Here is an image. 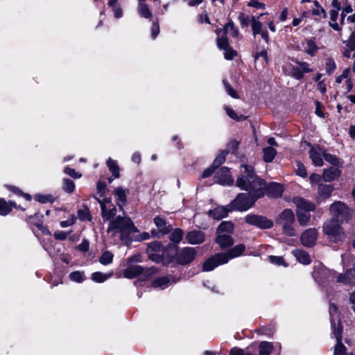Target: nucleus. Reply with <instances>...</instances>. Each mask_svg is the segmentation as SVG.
Returning a JSON list of instances; mask_svg holds the SVG:
<instances>
[{
	"label": "nucleus",
	"mask_w": 355,
	"mask_h": 355,
	"mask_svg": "<svg viewBox=\"0 0 355 355\" xmlns=\"http://www.w3.org/2000/svg\"><path fill=\"white\" fill-rule=\"evenodd\" d=\"M236 185L241 190L248 191L250 195H256L257 197H263L266 189V182L256 175L254 168L248 164L241 166Z\"/></svg>",
	"instance_id": "1"
},
{
	"label": "nucleus",
	"mask_w": 355,
	"mask_h": 355,
	"mask_svg": "<svg viewBox=\"0 0 355 355\" xmlns=\"http://www.w3.org/2000/svg\"><path fill=\"white\" fill-rule=\"evenodd\" d=\"M107 233L112 236L120 234L123 240L132 232H136L135 227L129 218L118 216L115 220H111L107 227Z\"/></svg>",
	"instance_id": "2"
},
{
	"label": "nucleus",
	"mask_w": 355,
	"mask_h": 355,
	"mask_svg": "<svg viewBox=\"0 0 355 355\" xmlns=\"http://www.w3.org/2000/svg\"><path fill=\"white\" fill-rule=\"evenodd\" d=\"M293 202L297 207V216L299 223L303 226L307 225L311 216L309 212L313 211L315 209V205L301 198H294Z\"/></svg>",
	"instance_id": "3"
},
{
	"label": "nucleus",
	"mask_w": 355,
	"mask_h": 355,
	"mask_svg": "<svg viewBox=\"0 0 355 355\" xmlns=\"http://www.w3.org/2000/svg\"><path fill=\"white\" fill-rule=\"evenodd\" d=\"M261 197H257L256 195H250L247 193H240L231 202L230 207L232 210L246 211L250 208L255 201Z\"/></svg>",
	"instance_id": "4"
},
{
	"label": "nucleus",
	"mask_w": 355,
	"mask_h": 355,
	"mask_svg": "<svg viewBox=\"0 0 355 355\" xmlns=\"http://www.w3.org/2000/svg\"><path fill=\"white\" fill-rule=\"evenodd\" d=\"M294 221V214L292 210L288 209L284 210L276 219V223L282 227L284 232L290 236L295 234L293 227Z\"/></svg>",
	"instance_id": "5"
},
{
	"label": "nucleus",
	"mask_w": 355,
	"mask_h": 355,
	"mask_svg": "<svg viewBox=\"0 0 355 355\" xmlns=\"http://www.w3.org/2000/svg\"><path fill=\"white\" fill-rule=\"evenodd\" d=\"M340 223L341 222L333 218L324 223L323 225L324 232L331 236L334 242L341 241L345 238V234L341 229Z\"/></svg>",
	"instance_id": "6"
},
{
	"label": "nucleus",
	"mask_w": 355,
	"mask_h": 355,
	"mask_svg": "<svg viewBox=\"0 0 355 355\" xmlns=\"http://www.w3.org/2000/svg\"><path fill=\"white\" fill-rule=\"evenodd\" d=\"M155 272L153 268H143L138 265H130L123 272L124 277L128 279H132L138 275H141L144 278H148Z\"/></svg>",
	"instance_id": "7"
},
{
	"label": "nucleus",
	"mask_w": 355,
	"mask_h": 355,
	"mask_svg": "<svg viewBox=\"0 0 355 355\" xmlns=\"http://www.w3.org/2000/svg\"><path fill=\"white\" fill-rule=\"evenodd\" d=\"M329 211L334 219L340 222L346 220L349 214V209L346 205L340 201L331 204Z\"/></svg>",
	"instance_id": "8"
},
{
	"label": "nucleus",
	"mask_w": 355,
	"mask_h": 355,
	"mask_svg": "<svg viewBox=\"0 0 355 355\" xmlns=\"http://www.w3.org/2000/svg\"><path fill=\"white\" fill-rule=\"evenodd\" d=\"M98 203L100 204L101 209V216L104 220H115L116 209L112 204V202L110 199L105 198L103 200H98Z\"/></svg>",
	"instance_id": "9"
},
{
	"label": "nucleus",
	"mask_w": 355,
	"mask_h": 355,
	"mask_svg": "<svg viewBox=\"0 0 355 355\" xmlns=\"http://www.w3.org/2000/svg\"><path fill=\"white\" fill-rule=\"evenodd\" d=\"M247 223L256 225L259 228L268 229L272 227L273 223L266 217L257 215H248L245 218Z\"/></svg>",
	"instance_id": "10"
},
{
	"label": "nucleus",
	"mask_w": 355,
	"mask_h": 355,
	"mask_svg": "<svg viewBox=\"0 0 355 355\" xmlns=\"http://www.w3.org/2000/svg\"><path fill=\"white\" fill-rule=\"evenodd\" d=\"M227 257L222 253H218L208 259L203 264V271L209 272L213 270L217 266L226 263Z\"/></svg>",
	"instance_id": "11"
},
{
	"label": "nucleus",
	"mask_w": 355,
	"mask_h": 355,
	"mask_svg": "<svg viewBox=\"0 0 355 355\" xmlns=\"http://www.w3.org/2000/svg\"><path fill=\"white\" fill-rule=\"evenodd\" d=\"M215 180L217 183L223 185H230L234 182L229 168L227 167H222L217 171L215 175Z\"/></svg>",
	"instance_id": "12"
},
{
	"label": "nucleus",
	"mask_w": 355,
	"mask_h": 355,
	"mask_svg": "<svg viewBox=\"0 0 355 355\" xmlns=\"http://www.w3.org/2000/svg\"><path fill=\"white\" fill-rule=\"evenodd\" d=\"M324 150L318 146H312L309 150V157L312 163L315 166H322L323 165Z\"/></svg>",
	"instance_id": "13"
},
{
	"label": "nucleus",
	"mask_w": 355,
	"mask_h": 355,
	"mask_svg": "<svg viewBox=\"0 0 355 355\" xmlns=\"http://www.w3.org/2000/svg\"><path fill=\"white\" fill-rule=\"evenodd\" d=\"M336 281L345 284H355V263H353L352 267L347 269L345 272L340 273L336 277Z\"/></svg>",
	"instance_id": "14"
},
{
	"label": "nucleus",
	"mask_w": 355,
	"mask_h": 355,
	"mask_svg": "<svg viewBox=\"0 0 355 355\" xmlns=\"http://www.w3.org/2000/svg\"><path fill=\"white\" fill-rule=\"evenodd\" d=\"M217 45L218 48L223 49L224 57L227 60H232L236 55V51L229 47L227 37H217Z\"/></svg>",
	"instance_id": "15"
},
{
	"label": "nucleus",
	"mask_w": 355,
	"mask_h": 355,
	"mask_svg": "<svg viewBox=\"0 0 355 355\" xmlns=\"http://www.w3.org/2000/svg\"><path fill=\"white\" fill-rule=\"evenodd\" d=\"M196 256V252L193 248H185L178 254V261L182 264H186L193 261Z\"/></svg>",
	"instance_id": "16"
},
{
	"label": "nucleus",
	"mask_w": 355,
	"mask_h": 355,
	"mask_svg": "<svg viewBox=\"0 0 355 355\" xmlns=\"http://www.w3.org/2000/svg\"><path fill=\"white\" fill-rule=\"evenodd\" d=\"M318 234L315 229L306 230L301 236L302 243L304 246L310 247L315 244Z\"/></svg>",
	"instance_id": "17"
},
{
	"label": "nucleus",
	"mask_w": 355,
	"mask_h": 355,
	"mask_svg": "<svg viewBox=\"0 0 355 355\" xmlns=\"http://www.w3.org/2000/svg\"><path fill=\"white\" fill-rule=\"evenodd\" d=\"M329 314L332 331L337 330L338 328L342 329L340 326V316L338 313V308L334 304H331L329 306Z\"/></svg>",
	"instance_id": "18"
},
{
	"label": "nucleus",
	"mask_w": 355,
	"mask_h": 355,
	"mask_svg": "<svg viewBox=\"0 0 355 355\" xmlns=\"http://www.w3.org/2000/svg\"><path fill=\"white\" fill-rule=\"evenodd\" d=\"M216 33L217 35V37H226V35L229 33L230 35L236 37L239 35V31L234 26L233 22H228L224 27L223 30H216Z\"/></svg>",
	"instance_id": "19"
},
{
	"label": "nucleus",
	"mask_w": 355,
	"mask_h": 355,
	"mask_svg": "<svg viewBox=\"0 0 355 355\" xmlns=\"http://www.w3.org/2000/svg\"><path fill=\"white\" fill-rule=\"evenodd\" d=\"M340 170L337 167H330L323 170L322 178L324 182H332L340 177Z\"/></svg>",
	"instance_id": "20"
},
{
	"label": "nucleus",
	"mask_w": 355,
	"mask_h": 355,
	"mask_svg": "<svg viewBox=\"0 0 355 355\" xmlns=\"http://www.w3.org/2000/svg\"><path fill=\"white\" fill-rule=\"evenodd\" d=\"M332 333L336 339L337 344L335 346L334 355H345V347L342 344V329L332 331Z\"/></svg>",
	"instance_id": "21"
},
{
	"label": "nucleus",
	"mask_w": 355,
	"mask_h": 355,
	"mask_svg": "<svg viewBox=\"0 0 355 355\" xmlns=\"http://www.w3.org/2000/svg\"><path fill=\"white\" fill-rule=\"evenodd\" d=\"M186 239L190 244L196 245L204 241L205 235L202 231L193 230L187 234Z\"/></svg>",
	"instance_id": "22"
},
{
	"label": "nucleus",
	"mask_w": 355,
	"mask_h": 355,
	"mask_svg": "<svg viewBox=\"0 0 355 355\" xmlns=\"http://www.w3.org/2000/svg\"><path fill=\"white\" fill-rule=\"evenodd\" d=\"M176 281L177 280L171 276L163 277L155 279L153 281V285L155 288L164 289L172 284L175 283Z\"/></svg>",
	"instance_id": "23"
},
{
	"label": "nucleus",
	"mask_w": 355,
	"mask_h": 355,
	"mask_svg": "<svg viewBox=\"0 0 355 355\" xmlns=\"http://www.w3.org/2000/svg\"><path fill=\"white\" fill-rule=\"evenodd\" d=\"M230 211H232L230 205L228 207H217L214 210H210L209 214L213 218L220 220L227 216Z\"/></svg>",
	"instance_id": "24"
},
{
	"label": "nucleus",
	"mask_w": 355,
	"mask_h": 355,
	"mask_svg": "<svg viewBox=\"0 0 355 355\" xmlns=\"http://www.w3.org/2000/svg\"><path fill=\"white\" fill-rule=\"evenodd\" d=\"M216 242L222 248H228L234 243V241L230 234L223 233L218 234V236L216 238Z\"/></svg>",
	"instance_id": "25"
},
{
	"label": "nucleus",
	"mask_w": 355,
	"mask_h": 355,
	"mask_svg": "<svg viewBox=\"0 0 355 355\" xmlns=\"http://www.w3.org/2000/svg\"><path fill=\"white\" fill-rule=\"evenodd\" d=\"M245 247L243 244H239L228 250L225 253H222L223 255H225L227 257V263L231 259L239 257L244 252Z\"/></svg>",
	"instance_id": "26"
},
{
	"label": "nucleus",
	"mask_w": 355,
	"mask_h": 355,
	"mask_svg": "<svg viewBox=\"0 0 355 355\" xmlns=\"http://www.w3.org/2000/svg\"><path fill=\"white\" fill-rule=\"evenodd\" d=\"M128 193L127 189L121 187H117L114 189V193L118 200V205L122 207L126 202V196Z\"/></svg>",
	"instance_id": "27"
},
{
	"label": "nucleus",
	"mask_w": 355,
	"mask_h": 355,
	"mask_svg": "<svg viewBox=\"0 0 355 355\" xmlns=\"http://www.w3.org/2000/svg\"><path fill=\"white\" fill-rule=\"evenodd\" d=\"M268 193L272 196L275 198H279L282 196L283 193V188L282 186L279 184L272 182L270 183L268 187Z\"/></svg>",
	"instance_id": "28"
},
{
	"label": "nucleus",
	"mask_w": 355,
	"mask_h": 355,
	"mask_svg": "<svg viewBox=\"0 0 355 355\" xmlns=\"http://www.w3.org/2000/svg\"><path fill=\"white\" fill-rule=\"evenodd\" d=\"M305 53L311 56H314L318 50V47L313 40H306L303 44Z\"/></svg>",
	"instance_id": "29"
},
{
	"label": "nucleus",
	"mask_w": 355,
	"mask_h": 355,
	"mask_svg": "<svg viewBox=\"0 0 355 355\" xmlns=\"http://www.w3.org/2000/svg\"><path fill=\"white\" fill-rule=\"evenodd\" d=\"M333 191V186L329 184H319L318 187V195L324 198H329Z\"/></svg>",
	"instance_id": "30"
},
{
	"label": "nucleus",
	"mask_w": 355,
	"mask_h": 355,
	"mask_svg": "<svg viewBox=\"0 0 355 355\" xmlns=\"http://www.w3.org/2000/svg\"><path fill=\"white\" fill-rule=\"evenodd\" d=\"M12 207H17L14 202H7L3 199H0V215L6 216L8 214L12 211Z\"/></svg>",
	"instance_id": "31"
},
{
	"label": "nucleus",
	"mask_w": 355,
	"mask_h": 355,
	"mask_svg": "<svg viewBox=\"0 0 355 355\" xmlns=\"http://www.w3.org/2000/svg\"><path fill=\"white\" fill-rule=\"evenodd\" d=\"M293 254L297 260L303 264H309L311 262V258L309 254L302 250L293 251Z\"/></svg>",
	"instance_id": "32"
},
{
	"label": "nucleus",
	"mask_w": 355,
	"mask_h": 355,
	"mask_svg": "<svg viewBox=\"0 0 355 355\" xmlns=\"http://www.w3.org/2000/svg\"><path fill=\"white\" fill-rule=\"evenodd\" d=\"M162 246L159 242H153L151 243L147 249V252L148 253V257L150 259L155 261L154 257V254L153 252H162Z\"/></svg>",
	"instance_id": "33"
},
{
	"label": "nucleus",
	"mask_w": 355,
	"mask_h": 355,
	"mask_svg": "<svg viewBox=\"0 0 355 355\" xmlns=\"http://www.w3.org/2000/svg\"><path fill=\"white\" fill-rule=\"evenodd\" d=\"M234 229V225L231 222L223 221L222 222L217 229V234H230Z\"/></svg>",
	"instance_id": "34"
},
{
	"label": "nucleus",
	"mask_w": 355,
	"mask_h": 355,
	"mask_svg": "<svg viewBox=\"0 0 355 355\" xmlns=\"http://www.w3.org/2000/svg\"><path fill=\"white\" fill-rule=\"evenodd\" d=\"M137 11L141 17L146 19H150L153 16L148 6L145 3H141L138 4Z\"/></svg>",
	"instance_id": "35"
},
{
	"label": "nucleus",
	"mask_w": 355,
	"mask_h": 355,
	"mask_svg": "<svg viewBox=\"0 0 355 355\" xmlns=\"http://www.w3.org/2000/svg\"><path fill=\"white\" fill-rule=\"evenodd\" d=\"M313 3L315 8L311 10L312 15L318 17V19L326 18L327 13L324 9L322 6H320V5L317 1H315Z\"/></svg>",
	"instance_id": "36"
},
{
	"label": "nucleus",
	"mask_w": 355,
	"mask_h": 355,
	"mask_svg": "<svg viewBox=\"0 0 355 355\" xmlns=\"http://www.w3.org/2000/svg\"><path fill=\"white\" fill-rule=\"evenodd\" d=\"M108 6L112 8L116 18H121L123 16V10L121 6L117 3V0H109Z\"/></svg>",
	"instance_id": "37"
},
{
	"label": "nucleus",
	"mask_w": 355,
	"mask_h": 355,
	"mask_svg": "<svg viewBox=\"0 0 355 355\" xmlns=\"http://www.w3.org/2000/svg\"><path fill=\"white\" fill-rule=\"evenodd\" d=\"M107 165L109 168V170L112 172L113 176L115 178H118L120 176L119 173V167L116 161L113 160L111 158H109L107 160Z\"/></svg>",
	"instance_id": "38"
},
{
	"label": "nucleus",
	"mask_w": 355,
	"mask_h": 355,
	"mask_svg": "<svg viewBox=\"0 0 355 355\" xmlns=\"http://www.w3.org/2000/svg\"><path fill=\"white\" fill-rule=\"evenodd\" d=\"M263 159L266 162H270L275 158L277 151L272 147H266L263 148Z\"/></svg>",
	"instance_id": "39"
},
{
	"label": "nucleus",
	"mask_w": 355,
	"mask_h": 355,
	"mask_svg": "<svg viewBox=\"0 0 355 355\" xmlns=\"http://www.w3.org/2000/svg\"><path fill=\"white\" fill-rule=\"evenodd\" d=\"M170 240L174 243H179L183 238V232L182 230L175 229L169 236Z\"/></svg>",
	"instance_id": "40"
},
{
	"label": "nucleus",
	"mask_w": 355,
	"mask_h": 355,
	"mask_svg": "<svg viewBox=\"0 0 355 355\" xmlns=\"http://www.w3.org/2000/svg\"><path fill=\"white\" fill-rule=\"evenodd\" d=\"M272 349V345L268 342H261L259 347V355H269Z\"/></svg>",
	"instance_id": "41"
},
{
	"label": "nucleus",
	"mask_w": 355,
	"mask_h": 355,
	"mask_svg": "<svg viewBox=\"0 0 355 355\" xmlns=\"http://www.w3.org/2000/svg\"><path fill=\"white\" fill-rule=\"evenodd\" d=\"M154 223L161 232L166 233L168 232V230L166 225V223L161 217L156 216L154 218Z\"/></svg>",
	"instance_id": "42"
},
{
	"label": "nucleus",
	"mask_w": 355,
	"mask_h": 355,
	"mask_svg": "<svg viewBox=\"0 0 355 355\" xmlns=\"http://www.w3.org/2000/svg\"><path fill=\"white\" fill-rule=\"evenodd\" d=\"M110 276L111 274L107 275L101 272H96L92 275L91 279L95 282L103 283L105 280H107Z\"/></svg>",
	"instance_id": "43"
},
{
	"label": "nucleus",
	"mask_w": 355,
	"mask_h": 355,
	"mask_svg": "<svg viewBox=\"0 0 355 355\" xmlns=\"http://www.w3.org/2000/svg\"><path fill=\"white\" fill-rule=\"evenodd\" d=\"M224 109L227 113V114L232 119L236 121H243L246 119V117L243 115H238L234 110L231 109L230 107L225 105Z\"/></svg>",
	"instance_id": "44"
},
{
	"label": "nucleus",
	"mask_w": 355,
	"mask_h": 355,
	"mask_svg": "<svg viewBox=\"0 0 355 355\" xmlns=\"http://www.w3.org/2000/svg\"><path fill=\"white\" fill-rule=\"evenodd\" d=\"M113 260V254L109 251H105L99 259V261L103 265H107L112 263Z\"/></svg>",
	"instance_id": "45"
},
{
	"label": "nucleus",
	"mask_w": 355,
	"mask_h": 355,
	"mask_svg": "<svg viewBox=\"0 0 355 355\" xmlns=\"http://www.w3.org/2000/svg\"><path fill=\"white\" fill-rule=\"evenodd\" d=\"M253 35L259 34L262 31V23L256 19L254 17L251 19Z\"/></svg>",
	"instance_id": "46"
},
{
	"label": "nucleus",
	"mask_w": 355,
	"mask_h": 355,
	"mask_svg": "<svg viewBox=\"0 0 355 355\" xmlns=\"http://www.w3.org/2000/svg\"><path fill=\"white\" fill-rule=\"evenodd\" d=\"M69 278L73 282L81 283L85 280V275L82 272L75 271L69 274Z\"/></svg>",
	"instance_id": "47"
},
{
	"label": "nucleus",
	"mask_w": 355,
	"mask_h": 355,
	"mask_svg": "<svg viewBox=\"0 0 355 355\" xmlns=\"http://www.w3.org/2000/svg\"><path fill=\"white\" fill-rule=\"evenodd\" d=\"M227 153H228V151H225V150H223V151H221L220 153H219V154L217 155V157H216V159L214 161L213 166L216 168V167L219 166L220 164H222L225 162V157H226V155H227Z\"/></svg>",
	"instance_id": "48"
},
{
	"label": "nucleus",
	"mask_w": 355,
	"mask_h": 355,
	"mask_svg": "<svg viewBox=\"0 0 355 355\" xmlns=\"http://www.w3.org/2000/svg\"><path fill=\"white\" fill-rule=\"evenodd\" d=\"M268 259L270 263L277 266H284V267L287 266V264L285 263L282 257L279 256H269Z\"/></svg>",
	"instance_id": "49"
},
{
	"label": "nucleus",
	"mask_w": 355,
	"mask_h": 355,
	"mask_svg": "<svg viewBox=\"0 0 355 355\" xmlns=\"http://www.w3.org/2000/svg\"><path fill=\"white\" fill-rule=\"evenodd\" d=\"M34 198L35 200L42 203L53 202V198L51 195L36 194Z\"/></svg>",
	"instance_id": "50"
},
{
	"label": "nucleus",
	"mask_w": 355,
	"mask_h": 355,
	"mask_svg": "<svg viewBox=\"0 0 355 355\" xmlns=\"http://www.w3.org/2000/svg\"><path fill=\"white\" fill-rule=\"evenodd\" d=\"M75 189L74 182L69 179H64L63 184V189L67 193H72Z\"/></svg>",
	"instance_id": "51"
},
{
	"label": "nucleus",
	"mask_w": 355,
	"mask_h": 355,
	"mask_svg": "<svg viewBox=\"0 0 355 355\" xmlns=\"http://www.w3.org/2000/svg\"><path fill=\"white\" fill-rule=\"evenodd\" d=\"M324 158L327 162H328L329 163L331 164L334 166L339 165V160L335 155L328 154L324 152Z\"/></svg>",
	"instance_id": "52"
},
{
	"label": "nucleus",
	"mask_w": 355,
	"mask_h": 355,
	"mask_svg": "<svg viewBox=\"0 0 355 355\" xmlns=\"http://www.w3.org/2000/svg\"><path fill=\"white\" fill-rule=\"evenodd\" d=\"M223 83L227 93L234 98H239L236 92L231 87V85L226 80H223Z\"/></svg>",
	"instance_id": "53"
},
{
	"label": "nucleus",
	"mask_w": 355,
	"mask_h": 355,
	"mask_svg": "<svg viewBox=\"0 0 355 355\" xmlns=\"http://www.w3.org/2000/svg\"><path fill=\"white\" fill-rule=\"evenodd\" d=\"M326 71L329 74L332 73L336 69V63L331 58H328L325 63Z\"/></svg>",
	"instance_id": "54"
},
{
	"label": "nucleus",
	"mask_w": 355,
	"mask_h": 355,
	"mask_svg": "<svg viewBox=\"0 0 355 355\" xmlns=\"http://www.w3.org/2000/svg\"><path fill=\"white\" fill-rule=\"evenodd\" d=\"M346 46L350 51L355 50V30L352 32L348 40L346 42Z\"/></svg>",
	"instance_id": "55"
},
{
	"label": "nucleus",
	"mask_w": 355,
	"mask_h": 355,
	"mask_svg": "<svg viewBox=\"0 0 355 355\" xmlns=\"http://www.w3.org/2000/svg\"><path fill=\"white\" fill-rule=\"evenodd\" d=\"M78 216L80 220H85L90 219V214L88 209H80L78 211Z\"/></svg>",
	"instance_id": "56"
},
{
	"label": "nucleus",
	"mask_w": 355,
	"mask_h": 355,
	"mask_svg": "<svg viewBox=\"0 0 355 355\" xmlns=\"http://www.w3.org/2000/svg\"><path fill=\"white\" fill-rule=\"evenodd\" d=\"M107 185L105 182L99 181L97 184V193L100 197L104 196L106 191Z\"/></svg>",
	"instance_id": "57"
},
{
	"label": "nucleus",
	"mask_w": 355,
	"mask_h": 355,
	"mask_svg": "<svg viewBox=\"0 0 355 355\" xmlns=\"http://www.w3.org/2000/svg\"><path fill=\"white\" fill-rule=\"evenodd\" d=\"M296 173L302 178H305L307 175L306 168L300 162L297 164Z\"/></svg>",
	"instance_id": "58"
},
{
	"label": "nucleus",
	"mask_w": 355,
	"mask_h": 355,
	"mask_svg": "<svg viewBox=\"0 0 355 355\" xmlns=\"http://www.w3.org/2000/svg\"><path fill=\"white\" fill-rule=\"evenodd\" d=\"M349 73L350 69H345L343 71V73L336 78V82L337 83H340L343 81V80H345L346 81L349 78Z\"/></svg>",
	"instance_id": "59"
},
{
	"label": "nucleus",
	"mask_w": 355,
	"mask_h": 355,
	"mask_svg": "<svg viewBox=\"0 0 355 355\" xmlns=\"http://www.w3.org/2000/svg\"><path fill=\"white\" fill-rule=\"evenodd\" d=\"M64 173L73 178H80L82 175L75 171L74 169L66 167L64 170Z\"/></svg>",
	"instance_id": "60"
},
{
	"label": "nucleus",
	"mask_w": 355,
	"mask_h": 355,
	"mask_svg": "<svg viewBox=\"0 0 355 355\" xmlns=\"http://www.w3.org/2000/svg\"><path fill=\"white\" fill-rule=\"evenodd\" d=\"M68 233L64 231H56L54 232V237L59 241H64L67 238Z\"/></svg>",
	"instance_id": "61"
},
{
	"label": "nucleus",
	"mask_w": 355,
	"mask_h": 355,
	"mask_svg": "<svg viewBox=\"0 0 355 355\" xmlns=\"http://www.w3.org/2000/svg\"><path fill=\"white\" fill-rule=\"evenodd\" d=\"M248 6L254 7L258 9H265L266 6L264 3L258 1L257 0H250L248 3Z\"/></svg>",
	"instance_id": "62"
},
{
	"label": "nucleus",
	"mask_w": 355,
	"mask_h": 355,
	"mask_svg": "<svg viewBox=\"0 0 355 355\" xmlns=\"http://www.w3.org/2000/svg\"><path fill=\"white\" fill-rule=\"evenodd\" d=\"M75 220H76L75 217L74 216H71V217L69 218L66 220L61 221L60 222V226L62 227H63V228L71 226L72 225L74 224Z\"/></svg>",
	"instance_id": "63"
},
{
	"label": "nucleus",
	"mask_w": 355,
	"mask_h": 355,
	"mask_svg": "<svg viewBox=\"0 0 355 355\" xmlns=\"http://www.w3.org/2000/svg\"><path fill=\"white\" fill-rule=\"evenodd\" d=\"M159 33V26L157 22H153L151 27V36L155 39Z\"/></svg>",
	"instance_id": "64"
}]
</instances>
